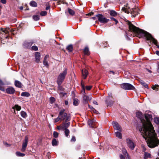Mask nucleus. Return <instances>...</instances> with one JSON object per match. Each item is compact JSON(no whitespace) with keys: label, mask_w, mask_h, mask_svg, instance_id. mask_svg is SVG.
<instances>
[{"label":"nucleus","mask_w":159,"mask_h":159,"mask_svg":"<svg viewBox=\"0 0 159 159\" xmlns=\"http://www.w3.org/2000/svg\"><path fill=\"white\" fill-rule=\"evenodd\" d=\"M95 121V120L94 119L92 120H90V128L91 127L92 128H93L97 127V123Z\"/></svg>","instance_id":"f8f14e48"},{"label":"nucleus","mask_w":159,"mask_h":159,"mask_svg":"<svg viewBox=\"0 0 159 159\" xmlns=\"http://www.w3.org/2000/svg\"><path fill=\"white\" fill-rule=\"evenodd\" d=\"M120 159H125L124 156L122 155H120Z\"/></svg>","instance_id":"864d4df0"},{"label":"nucleus","mask_w":159,"mask_h":159,"mask_svg":"<svg viewBox=\"0 0 159 159\" xmlns=\"http://www.w3.org/2000/svg\"><path fill=\"white\" fill-rule=\"evenodd\" d=\"M71 141L72 142H75L76 141V139L75 138V137L74 136H73L72 137Z\"/></svg>","instance_id":"603ef678"},{"label":"nucleus","mask_w":159,"mask_h":159,"mask_svg":"<svg viewBox=\"0 0 159 159\" xmlns=\"http://www.w3.org/2000/svg\"><path fill=\"white\" fill-rule=\"evenodd\" d=\"M60 120H61V119L60 117H59V116L58 117L56 118L55 121V122H57L58 121Z\"/></svg>","instance_id":"8fccbe9b"},{"label":"nucleus","mask_w":159,"mask_h":159,"mask_svg":"<svg viewBox=\"0 0 159 159\" xmlns=\"http://www.w3.org/2000/svg\"><path fill=\"white\" fill-rule=\"evenodd\" d=\"M48 57V56L46 55L44 58V60L43 61V65L46 67H48V62L47 61V59Z\"/></svg>","instance_id":"f3484780"},{"label":"nucleus","mask_w":159,"mask_h":159,"mask_svg":"<svg viewBox=\"0 0 159 159\" xmlns=\"http://www.w3.org/2000/svg\"><path fill=\"white\" fill-rule=\"evenodd\" d=\"M47 14V12L46 11H42L40 13V15L42 16H45Z\"/></svg>","instance_id":"79ce46f5"},{"label":"nucleus","mask_w":159,"mask_h":159,"mask_svg":"<svg viewBox=\"0 0 159 159\" xmlns=\"http://www.w3.org/2000/svg\"><path fill=\"white\" fill-rule=\"evenodd\" d=\"M16 155L17 156L19 157H24L25 155L24 153H21L20 152H16Z\"/></svg>","instance_id":"c85d7f7f"},{"label":"nucleus","mask_w":159,"mask_h":159,"mask_svg":"<svg viewBox=\"0 0 159 159\" xmlns=\"http://www.w3.org/2000/svg\"><path fill=\"white\" fill-rule=\"evenodd\" d=\"M128 25L129 30L131 32L134 33L137 37L139 38L145 37L148 40H151L154 44L157 46V40L154 38L148 32L137 28L131 23L130 22L128 23Z\"/></svg>","instance_id":"f03ea898"},{"label":"nucleus","mask_w":159,"mask_h":159,"mask_svg":"<svg viewBox=\"0 0 159 159\" xmlns=\"http://www.w3.org/2000/svg\"><path fill=\"white\" fill-rule=\"evenodd\" d=\"M67 121H65L62 125H61V128L63 130L65 129H67V128L69 127L70 125V122H67Z\"/></svg>","instance_id":"ddd939ff"},{"label":"nucleus","mask_w":159,"mask_h":159,"mask_svg":"<svg viewBox=\"0 0 159 159\" xmlns=\"http://www.w3.org/2000/svg\"><path fill=\"white\" fill-rule=\"evenodd\" d=\"M13 108L16 109L17 111H20V110L21 108L20 106L18 105H15L13 107Z\"/></svg>","instance_id":"e433bc0d"},{"label":"nucleus","mask_w":159,"mask_h":159,"mask_svg":"<svg viewBox=\"0 0 159 159\" xmlns=\"http://www.w3.org/2000/svg\"><path fill=\"white\" fill-rule=\"evenodd\" d=\"M154 121L157 124H159V117H156L154 119Z\"/></svg>","instance_id":"a19ab883"},{"label":"nucleus","mask_w":159,"mask_h":159,"mask_svg":"<svg viewBox=\"0 0 159 159\" xmlns=\"http://www.w3.org/2000/svg\"><path fill=\"white\" fill-rule=\"evenodd\" d=\"M110 73H111L113 74L114 75L115 74V72L114 71H110Z\"/></svg>","instance_id":"69168bd1"},{"label":"nucleus","mask_w":159,"mask_h":159,"mask_svg":"<svg viewBox=\"0 0 159 159\" xmlns=\"http://www.w3.org/2000/svg\"><path fill=\"white\" fill-rule=\"evenodd\" d=\"M93 103L94 104L98 105V102L95 101H93Z\"/></svg>","instance_id":"6e6d98bb"},{"label":"nucleus","mask_w":159,"mask_h":159,"mask_svg":"<svg viewBox=\"0 0 159 159\" xmlns=\"http://www.w3.org/2000/svg\"><path fill=\"white\" fill-rule=\"evenodd\" d=\"M106 104L108 106H111L112 105L113 103V102L112 101H111L109 102H108L107 100L106 101Z\"/></svg>","instance_id":"ea45409f"},{"label":"nucleus","mask_w":159,"mask_h":159,"mask_svg":"<svg viewBox=\"0 0 159 159\" xmlns=\"http://www.w3.org/2000/svg\"><path fill=\"white\" fill-rule=\"evenodd\" d=\"M28 142V137L27 136L25 137V139L23 141L22 148L21 151L22 152H24L26 149L27 145Z\"/></svg>","instance_id":"0eeeda50"},{"label":"nucleus","mask_w":159,"mask_h":159,"mask_svg":"<svg viewBox=\"0 0 159 159\" xmlns=\"http://www.w3.org/2000/svg\"><path fill=\"white\" fill-rule=\"evenodd\" d=\"M35 61L37 63L39 62L40 60V54L39 52H36L35 54Z\"/></svg>","instance_id":"9b49d317"},{"label":"nucleus","mask_w":159,"mask_h":159,"mask_svg":"<svg viewBox=\"0 0 159 159\" xmlns=\"http://www.w3.org/2000/svg\"><path fill=\"white\" fill-rule=\"evenodd\" d=\"M20 10H22L23 9V7L22 6L20 7Z\"/></svg>","instance_id":"774afa93"},{"label":"nucleus","mask_w":159,"mask_h":159,"mask_svg":"<svg viewBox=\"0 0 159 159\" xmlns=\"http://www.w3.org/2000/svg\"><path fill=\"white\" fill-rule=\"evenodd\" d=\"M81 85L82 87L83 90L82 91V93L83 94H84V93H85V91H84V86L82 84H81Z\"/></svg>","instance_id":"3c124183"},{"label":"nucleus","mask_w":159,"mask_h":159,"mask_svg":"<svg viewBox=\"0 0 159 159\" xmlns=\"http://www.w3.org/2000/svg\"><path fill=\"white\" fill-rule=\"evenodd\" d=\"M15 85L16 87L18 88L21 87L22 85L20 81L18 80L15 81Z\"/></svg>","instance_id":"a211bd4d"},{"label":"nucleus","mask_w":159,"mask_h":159,"mask_svg":"<svg viewBox=\"0 0 159 159\" xmlns=\"http://www.w3.org/2000/svg\"><path fill=\"white\" fill-rule=\"evenodd\" d=\"M110 14L111 16H116L117 13L113 10H111L110 11Z\"/></svg>","instance_id":"c756f323"},{"label":"nucleus","mask_w":159,"mask_h":159,"mask_svg":"<svg viewBox=\"0 0 159 159\" xmlns=\"http://www.w3.org/2000/svg\"><path fill=\"white\" fill-rule=\"evenodd\" d=\"M96 17H91V18H90V19H93V20H96Z\"/></svg>","instance_id":"13d9d810"},{"label":"nucleus","mask_w":159,"mask_h":159,"mask_svg":"<svg viewBox=\"0 0 159 159\" xmlns=\"http://www.w3.org/2000/svg\"><path fill=\"white\" fill-rule=\"evenodd\" d=\"M115 135L116 136L118 137L120 139L122 138V136L121 134L119 132H116L115 133Z\"/></svg>","instance_id":"393cba45"},{"label":"nucleus","mask_w":159,"mask_h":159,"mask_svg":"<svg viewBox=\"0 0 159 159\" xmlns=\"http://www.w3.org/2000/svg\"><path fill=\"white\" fill-rule=\"evenodd\" d=\"M86 89L88 90H89V86H86Z\"/></svg>","instance_id":"052dcab7"},{"label":"nucleus","mask_w":159,"mask_h":159,"mask_svg":"<svg viewBox=\"0 0 159 159\" xmlns=\"http://www.w3.org/2000/svg\"><path fill=\"white\" fill-rule=\"evenodd\" d=\"M65 12L66 14H67L68 13H69L71 16H73L75 14V11L70 8H68L67 10H66Z\"/></svg>","instance_id":"dca6fc26"},{"label":"nucleus","mask_w":159,"mask_h":159,"mask_svg":"<svg viewBox=\"0 0 159 159\" xmlns=\"http://www.w3.org/2000/svg\"><path fill=\"white\" fill-rule=\"evenodd\" d=\"M98 20L101 23H106L109 21V19L106 18L102 14H98L96 15Z\"/></svg>","instance_id":"39448f33"},{"label":"nucleus","mask_w":159,"mask_h":159,"mask_svg":"<svg viewBox=\"0 0 159 159\" xmlns=\"http://www.w3.org/2000/svg\"><path fill=\"white\" fill-rule=\"evenodd\" d=\"M65 103L66 105H67L68 104V102L66 100L65 101Z\"/></svg>","instance_id":"680f3d73"},{"label":"nucleus","mask_w":159,"mask_h":159,"mask_svg":"<svg viewBox=\"0 0 159 159\" xmlns=\"http://www.w3.org/2000/svg\"><path fill=\"white\" fill-rule=\"evenodd\" d=\"M30 6L34 7L37 6V3L34 1H31L30 3Z\"/></svg>","instance_id":"aec40b11"},{"label":"nucleus","mask_w":159,"mask_h":159,"mask_svg":"<svg viewBox=\"0 0 159 159\" xmlns=\"http://www.w3.org/2000/svg\"><path fill=\"white\" fill-rule=\"evenodd\" d=\"M65 130V134L66 137H68L69 136L70 131L68 129H64Z\"/></svg>","instance_id":"c9c22d12"},{"label":"nucleus","mask_w":159,"mask_h":159,"mask_svg":"<svg viewBox=\"0 0 159 159\" xmlns=\"http://www.w3.org/2000/svg\"><path fill=\"white\" fill-rule=\"evenodd\" d=\"M1 2L3 4H5L6 2V0H1Z\"/></svg>","instance_id":"5fc2aeb1"},{"label":"nucleus","mask_w":159,"mask_h":159,"mask_svg":"<svg viewBox=\"0 0 159 159\" xmlns=\"http://www.w3.org/2000/svg\"><path fill=\"white\" fill-rule=\"evenodd\" d=\"M156 53L157 55L159 56V51H156Z\"/></svg>","instance_id":"bf43d9fd"},{"label":"nucleus","mask_w":159,"mask_h":159,"mask_svg":"<svg viewBox=\"0 0 159 159\" xmlns=\"http://www.w3.org/2000/svg\"><path fill=\"white\" fill-rule=\"evenodd\" d=\"M50 8V6H47L46 7V10H49Z\"/></svg>","instance_id":"4d7b16f0"},{"label":"nucleus","mask_w":159,"mask_h":159,"mask_svg":"<svg viewBox=\"0 0 159 159\" xmlns=\"http://www.w3.org/2000/svg\"><path fill=\"white\" fill-rule=\"evenodd\" d=\"M136 116L139 118L141 120V121L142 120V114L141 112H137L136 114Z\"/></svg>","instance_id":"b1692460"},{"label":"nucleus","mask_w":159,"mask_h":159,"mask_svg":"<svg viewBox=\"0 0 159 159\" xmlns=\"http://www.w3.org/2000/svg\"><path fill=\"white\" fill-rule=\"evenodd\" d=\"M52 145L53 146H56L57 145V142L55 139H52Z\"/></svg>","instance_id":"7c9ffc66"},{"label":"nucleus","mask_w":159,"mask_h":159,"mask_svg":"<svg viewBox=\"0 0 159 159\" xmlns=\"http://www.w3.org/2000/svg\"><path fill=\"white\" fill-rule=\"evenodd\" d=\"M33 18L34 20L35 21H37L39 19L40 16L38 15H34L33 16Z\"/></svg>","instance_id":"bb28decb"},{"label":"nucleus","mask_w":159,"mask_h":159,"mask_svg":"<svg viewBox=\"0 0 159 159\" xmlns=\"http://www.w3.org/2000/svg\"><path fill=\"white\" fill-rule=\"evenodd\" d=\"M67 50L69 52H71L73 50V46L71 45L68 46L66 48Z\"/></svg>","instance_id":"72a5a7b5"},{"label":"nucleus","mask_w":159,"mask_h":159,"mask_svg":"<svg viewBox=\"0 0 159 159\" xmlns=\"http://www.w3.org/2000/svg\"><path fill=\"white\" fill-rule=\"evenodd\" d=\"M122 152L123 154H124L125 155H128L126 150L124 148H123Z\"/></svg>","instance_id":"a18cd8bd"},{"label":"nucleus","mask_w":159,"mask_h":159,"mask_svg":"<svg viewBox=\"0 0 159 159\" xmlns=\"http://www.w3.org/2000/svg\"><path fill=\"white\" fill-rule=\"evenodd\" d=\"M145 118L146 120H142L138 128L146 141L148 147L151 148H154L159 144V139L157 137L151 122L152 120L151 112L148 111L145 113Z\"/></svg>","instance_id":"f257e3e1"},{"label":"nucleus","mask_w":159,"mask_h":159,"mask_svg":"<svg viewBox=\"0 0 159 159\" xmlns=\"http://www.w3.org/2000/svg\"><path fill=\"white\" fill-rule=\"evenodd\" d=\"M141 84L144 86L145 88H147V89L148 88V85L146 84L145 82L143 81H141L140 82Z\"/></svg>","instance_id":"f704fd0d"},{"label":"nucleus","mask_w":159,"mask_h":159,"mask_svg":"<svg viewBox=\"0 0 159 159\" xmlns=\"http://www.w3.org/2000/svg\"><path fill=\"white\" fill-rule=\"evenodd\" d=\"M159 86L158 85L155 84L154 85H153L152 87V88L154 90H157L158 89H159Z\"/></svg>","instance_id":"4c0bfd02"},{"label":"nucleus","mask_w":159,"mask_h":159,"mask_svg":"<svg viewBox=\"0 0 159 159\" xmlns=\"http://www.w3.org/2000/svg\"><path fill=\"white\" fill-rule=\"evenodd\" d=\"M126 142L128 147L131 149L133 150L135 147V145L133 142L129 139H126Z\"/></svg>","instance_id":"6e6552de"},{"label":"nucleus","mask_w":159,"mask_h":159,"mask_svg":"<svg viewBox=\"0 0 159 159\" xmlns=\"http://www.w3.org/2000/svg\"><path fill=\"white\" fill-rule=\"evenodd\" d=\"M150 157L151 155L149 153L146 152H144V159H147L148 158H150Z\"/></svg>","instance_id":"412c9836"},{"label":"nucleus","mask_w":159,"mask_h":159,"mask_svg":"<svg viewBox=\"0 0 159 159\" xmlns=\"http://www.w3.org/2000/svg\"><path fill=\"white\" fill-rule=\"evenodd\" d=\"M58 133L56 131H54L53 132V136L55 138H57L58 137Z\"/></svg>","instance_id":"c03bdc74"},{"label":"nucleus","mask_w":159,"mask_h":159,"mask_svg":"<svg viewBox=\"0 0 159 159\" xmlns=\"http://www.w3.org/2000/svg\"><path fill=\"white\" fill-rule=\"evenodd\" d=\"M157 72L159 73V62L158 63Z\"/></svg>","instance_id":"e2e57ef3"},{"label":"nucleus","mask_w":159,"mask_h":159,"mask_svg":"<svg viewBox=\"0 0 159 159\" xmlns=\"http://www.w3.org/2000/svg\"><path fill=\"white\" fill-rule=\"evenodd\" d=\"M127 39H128L129 38V37L128 36V34L126 33V35H125Z\"/></svg>","instance_id":"338daca9"},{"label":"nucleus","mask_w":159,"mask_h":159,"mask_svg":"<svg viewBox=\"0 0 159 159\" xmlns=\"http://www.w3.org/2000/svg\"><path fill=\"white\" fill-rule=\"evenodd\" d=\"M91 111L92 112H93L94 113L96 114H98V112L93 107L90 106V111Z\"/></svg>","instance_id":"a878e982"},{"label":"nucleus","mask_w":159,"mask_h":159,"mask_svg":"<svg viewBox=\"0 0 159 159\" xmlns=\"http://www.w3.org/2000/svg\"><path fill=\"white\" fill-rule=\"evenodd\" d=\"M58 3V4H65V3H64V1H63V0H59L58 2H57Z\"/></svg>","instance_id":"09e8293b"},{"label":"nucleus","mask_w":159,"mask_h":159,"mask_svg":"<svg viewBox=\"0 0 159 159\" xmlns=\"http://www.w3.org/2000/svg\"><path fill=\"white\" fill-rule=\"evenodd\" d=\"M111 20L114 21L115 22L116 24L118 23V21L115 18L113 17H111Z\"/></svg>","instance_id":"49530a36"},{"label":"nucleus","mask_w":159,"mask_h":159,"mask_svg":"<svg viewBox=\"0 0 159 159\" xmlns=\"http://www.w3.org/2000/svg\"><path fill=\"white\" fill-rule=\"evenodd\" d=\"M4 85V83L0 79V90L3 92H5V89L2 87V86Z\"/></svg>","instance_id":"6ab92c4d"},{"label":"nucleus","mask_w":159,"mask_h":159,"mask_svg":"<svg viewBox=\"0 0 159 159\" xmlns=\"http://www.w3.org/2000/svg\"><path fill=\"white\" fill-rule=\"evenodd\" d=\"M79 104V100L77 98H75L74 99L73 104L75 106L78 105Z\"/></svg>","instance_id":"473e14b6"},{"label":"nucleus","mask_w":159,"mask_h":159,"mask_svg":"<svg viewBox=\"0 0 159 159\" xmlns=\"http://www.w3.org/2000/svg\"><path fill=\"white\" fill-rule=\"evenodd\" d=\"M89 100V96L86 95H84L83 97V102L85 104H88L89 107V105L88 103V102Z\"/></svg>","instance_id":"4468645a"},{"label":"nucleus","mask_w":159,"mask_h":159,"mask_svg":"<svg viewBox=\"0 0 159 159\" xmlns=\"http://www.w3.org/2000/svg\"><path fill=\"white\" fill-rule=\"evenodd\" d=\"M89 51V48L88 47H85L84 49V52L85 54H88Z\"/></svg>","instance_id":"58836bf2"},{"label":"nucleus","mask_w":159,"mask_h":159,"mask_svg":"<svg viewBox=\"0 0 159 159\" xmlns=\"http://www.w3.org/2000/svg\"><path fill=\"white\" fill-rule=\"evenodd\" d=\"M121 87L125 90H134L135 89L133 86L130 84L127 83L121 84Z\"/></svg>","instance_id":"423d86ee"},{"label":"nucleus","mask_w":159,"mask_h":159,"mask_svg":"<svg viewBox=\"0 0 159 159\" xmlns=\"http://www.w3.org/2000/svg\"><path fill=\"white\" fill-rule=\"evenodd\" d=\"M112 125L115 129L119 131L121 130V128L117 122L115 121H113L112 122Z\"/></svg>","instance_id":"9d476101"},{"label":"nucleus","mask_w":159,"mask_h":159,"mask_svg":"<svg viewBox=\"0 0 159 159\" xmlns=\"http://www.w3.org/2000/svg\"><path fill=\"white\" fill-rule=\"evenodd\" d=\"M32 49L34 51H37L38 50V48L37 47L35 46H33L32 47Z\"/></svg>","instance_id":"de8ad7c7"},{"label":"nucleus","mask_w":159,"mask_h":159,"mask_svg":"<svg viewBox=\"0 0 159 159\" xmlns=\"http://www.w3.org/2000/svg\"><path fill=\"white\" fill-rule=\"evenodd\" d=\"M67 74L66 69H65L58 76L57 80V83L58 85H61L64 80L65 77Z\"/></svg>","instance_id":"7ed1b4c3"},{"label":"nucleus","mask_w":159,"mask_h":159,"mask_svg":"<svg viewBox=\"0 0 159 159\" xmlns=\"http://www.w3.org/2000/svg\"><path fill=\"white\" fill-rule=\"evenodd\" d=\"M1 30L2 31V32L6 34L8 33L9 31H10V30L9 28L8 29L7 28L6 29L2 28Z\"/></svg>","instance_id":"cd10ccee"},{"label":"nucleus","mask_w":159,"mask_h":159,"mask_svg":"<svg viewBox=\"0 0 159 159\" xmlns=\"http://www.w3.org/2000/svg\"><path fill=\"white\" fill-rule=\"evenodd\" d=\"M65 109H62L59 113V117H60L61 120H63L66 119V121H67L70 120V117L65 112Z\"/></svg>","instance_id":"20e7f679"},{"label":"nucleus","mask_w":159,"mask_h":159,"mask_svg":"<svg viewBox=\"0 0 159 159\" xmlns=\"http://www.w3.org/2000/svg\"><path fill=\"white\" fill-rule=\"evenodd\" d=\"M6 93L9 94H13L15 91V89L12 87H10L7 88L5 90Z\"/></svg>","instance_id":"1a4fd4ad"},{"label":"nucleus","mask_w":159,"mask_h":159,"mask_svg":"<svg viewBox=\"0 0 159 159\" xmlns=\"http://www.w3.org/2000/svg\"><path fill=\"white\" fill-rule=\"evenodd\" d=\"M57 129H58V130H59V129H62L61 128V125L60 126H57Z\"/></svg>","instance_id":"0e129e2a"},{"label":"nucleus","mask_w":159,"mask_h":159,"mask_svg":"<svg viewBox=\"0 0 159 159\" xmlns=\"http://www.w3.org/2000/svg\"><path fill=\"white\" fill-rule=\"evenodd\" d=\"M55 101V98L54 97H51L50 98V102L51 103H53Z\"/></svg>","instance_id":"37998d69"},{"label":"nucleus","mask_w":159,"mask_h":159,"mask_svg":"<svg viewBox=\"0 0 159 159\" xmlns=\"http://www.w3.org/2000/svg\"><path fill=\"white\" fill-rule=\"evenodd\" d=\"M21 95L23 97H28L30 96V94L28 92H23L21 93Z\"/></svg>","instance_id":"5701e85b"},{"label":"nucleus","mask_w":159,"mask_h":159,"mask_svg":"<svg viewBox=\"0 0 159 159\" xmlns=\"http://www.w3.org/2000/svg\"><path fill=\"white\" fill-rule=\"evenodd\" d=\"M33 43L32 42H25L24 43V45L27 47H30L32 45Z\"/></svg>","instance_id":"2f4dec72"},{"label":"nucleus","mask_w":159,"mask_h":159,"mask_svg":"<svg viewBox=\"0 0 159 159\" xmlns=\"http://www.w3.org/2000/svg\"><path fill=\"white\" fill-rule=\"evenodd\" d=\"M83 77L84 79H85L88 74V71L86 69H83L82 70Z\"/></svg>","instance_id":"2eb2a0df"},{"label":"nucleus","mask_w":159,"mask_h":159,"mask_svg":"<svg viewBox=\"0 0 159 159\" xmlns=\"http://www.w3.org/2000/svg\"><path fill=\"white\" fill-rule=\"evenodd\" d=\"M20 115L23 118H25L27 117L26 113L24 111H21L20 112Z\"/></svg>","instance_id":"4be33fe9"}]
</instances>
